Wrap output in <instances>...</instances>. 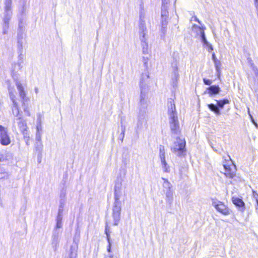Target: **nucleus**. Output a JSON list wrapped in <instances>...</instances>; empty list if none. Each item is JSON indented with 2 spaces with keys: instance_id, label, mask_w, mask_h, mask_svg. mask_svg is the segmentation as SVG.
<instances>
[{
  "instance_id": "nucleus-1",
  "label": "nucleus",
  "mask_w": 258,
  "mask_h": 258,
  "mask_svg": "<svg viewBox=\"0 0 258 258\" xmlns=\"http://www.w3.org/2000/svg\"><path fill=\"white\" fill-rule=\"evenodd\" d=\"M167 114L169 127L172 134L178 135L180 133L179 123L174 100L170 98L167 102Z\"/></svg>"
},
{
  "instance_id": "nucleus-2",
  "label": "nucleus",
  "mask_w": 258,
  "mask_h": 258,
  "mask_svg": "<svg viewBox=\"0 0 258 258\" xmlns=\"http://www.w3.org/2000/svg\"><path fill=\"white\" fill-rule=\"evenodd\" d=\"M121 183H116L114 186V203L112 208V217L113 219L115 226H117L120 219L121 214V202L119 201L121 196Z\"/></svg>"
},
{
  "instance_id": "nucleus-3",
  "label": "nucleus",
  "mask_w": 258,
  "mask_h": 258,
  "mask_svg": "<svg viewBox=\"0 0 258 258\" xmlns=\"http://www.w3.org/2000/svg\"><path fill=\"white\" fill-rule=\"evenodd\" d=\"M149 77L148 73L143 74L140 83V112L145 113L148 107V98L146 96L148 86L147 80Z\"/></svg>"
},
{
  "instance_id": "nucleus-4",
  "label": "nucleus",
  "mask_w": 258,
  "mask_h": 258,
  "mask_svg": "<svg viewBox=\"0 0 258 258\" xmlns=\"http://www.w3.org/2000/svg\"><path fill=\"white\" fill-rule=\"evenodd\" d=\"M12 0H5L4 7V16L3 18V34H5L7 33L9 27V21L12 16Z\"/></svg>"
},
{
  "instance_id": "nucleus-5",
  "label": "nucleus",
  "mask_w": 258,
  "mask_h": 258,
  "mask_svg": "<svg viewBox=\"0 0 258 258\" xmlns=\"http://www.w3.org/2000/svg\"><path fill=\"white\" fill-rule=\"evenodd\" d=\"M185 141L180 138H177L173 145L171 147V151L178 156L185 155Z\"/></svg>"
},
{
  "instance_id": "nucleus-6",
  "label": "nucleus",
  "mask_w": 258,
  "mask_h": 258,
  "mask_svg": "<svg viewBox=\"0 0 258 258\" xmlns=\"http://www.w3.org/2000/svg\"><path fill=\"white\" fill-rule=\"evenodd\" d=\"M162 179L164 181L162 184L163 191L165 195V200L168 204L171 205L173 200V191L171 183L166 178L163 177Z\"/></svg>"
},
{
  "instance_id": "nucleus-7",
  "label": "nucleus",
  "mask_w": 258,
  "mask_h": 258,
  "mask_svg": "<svg viewBox=\"0 0 258 258\" xmlns=\"http://www.w3.org/2000/svg\"><path fill=\"white\" fill-rule=\"evenodd\" d=\"M212 206L217 211L222 214L227 216L230 214V210L223 202L219 201H213Z\"/></svg>"
},
{
  "instance_id": "nucleus-8",
  "label": "nucleus",
  "mask_w": 258,
  "mask_h": 258,
  "mask_svg": "<svg viewBox=\"0 0 258 258\" xmlns=\"http://www.w3.org/2000/svg\"><path fill=\"white\" fill-rule=\"evenodd\" d=\"M80 234L76 233L74 238V243L70 249L69 258H77L78 251V242L79 241Z\"/></svg>"
},
{
  "instance_id": "nucleus-9",
  "label": "nucleus",
  "mask_w": 258,
  "mask_h": 258,
  "mask_svg": "<svg viewBox=\"0 0 258 258\" xmlns=\"http://www.w3.org/2000/svg\"><path fill=\"white\" fill-rule=\"evenodd\" d=\"M140 39L143 40L146 37L147 29L145 25V16L142 13H140L139 21Z\"/></svg>"
},
{
  "instance_id": "nucleus-10",
  "label": "nucleus",
  "mask_w": 258,
  "mask_h": 258,
  "mask_svg": "<svg viewBox=\"0 0 258 258\" xmlns=\"http://www.w3.org/2000/svg\"><path fill=\"white\" fill-rule=\"evenodd\" d=\"M1 143L3 145H8L10 143V139L8 135L6 129L0 125Z\"/></svg>"
},
{
  "instance_id": "nucleus-11",
  "label": "nucleus",
  "mask_w": 258,
  "mask_h": 258,
  "mask_svg": "<svg viewBox=\"0 0 258 258\" xmlns=\"http://www.w3.org/2000/svg\"><path fill=\"white\" fill-rule=\"evenodd\" d=\"M232 201L233 204L238 208L239 211L241 212L244 211L245 204L242 199L237 197H232Z\"/></svg>"
},
{
  "instance_id": "nucleus-12",
  "label": "nucleus",
  "mask_w": 258,
  "mask_h": 258,
  "mask_svg": "<svg viewBox=\"0 0 258 258\" xmlns=\"http://www.w3.org/2000/svg\"><path fill=\"white\" fill-rule=\"evenodd\" d=\"M207 90L211 97L219 94L221 91V89L218 85L210 86L207 88Z\"/></svg>"
},
{
  "instance_id": "nucleus-13",
  "label": "nucleus",
  "mask_w": 258,
  "mask_h": 258,
  "mask_svg": "<svg viewBox=\"0 0 258 258\" xmlns=\"http://www.w3.org/2000/svg\"><path fill=\"white\" fill-rule=\"evenodd\" d=\"M17 121V124L21 131L27 129V123L25 120L23 119L22 115L15 119Z\"/></svg>"
},
{
  "instance_id": "nucleus-14",
  "label": "nucleus",
  "mask_w": 258,
  "mask_h": 258,
  "mask_svg": "<svg viewBox=\"0 0 258 258\" xmlns=\"http://www.w3.org/2000/svg\"><path fill=\"white\" fill-rule=\"evenodd\" d=\"M225 169V175L226 177L233 178L235 175V169H232L229 166L224 165Z\"/></svg>"
},
{
  "instance_id": "nucleus-15",
  "label": "nucleus",
  "mask_w": 258,
  "mask_h": 258,
  "mask_svg": "<svg viewBox=\"0 0 258 258\" xmlns=\"http://www.w3.org/2000/svg\"><path fill=\"white\" fill-rule=\"evenodd\" d=\"M16 86L19 91L20 97L23 100H24L26 97V93L24 91V87L21 83L19 82L16 83Z\"/></svg>"
},
{
  "instance_id": "nucleus-16",
  "label": "nucleus",
  "mask_w": 258,
  "mask_h": 258,
  "mask_svg": "<svg viewBox=\"0 0 258 258\" xmlns=\"http://www.w3.org/2000/svg\"><path fill=\"white\" fill-rule=\"evenodd\" d=\"M141 41V45L142 47V52L143 54H146L149 53L148 52V42H147V39L145 37V39L142 40V39H140Z\"/></svg>"
},
{
  "instance_id": "nucleus-17",
  "label": "nucleus",
  "mask_w": 258,
  "mask_h": 258,
  "mask_svg": "<svg viewBox=\"0 0 258 258\" xmlns=\"http://www.w3.org/2000/svg\"><path fill=\"white\" fill-rule=\"evenodd\" d=\"M209 108L212 111L214 112L217 115L220 114V110L219 108V106L217 104L213 103L209 104L208 105Z\"/></svg>"
},
{
  "instance_id": "nucleus-18",
  "label": "nucleus",
  "mask_w": 258,
  "mask_h": 258,
  "mask_svg": "<svg viewBox=\"0 0 258 258\" xmlns=\"http://www.w3.org/2000/svg\"><path fill=\"white\" fill-rule=\"evenodd\" d=\"M161 167L163 171L166 173H169L170 171V167L166 161L165 159L161 160Z\"/></svg>"
},
{
  "instance_id": "nucleus-19",
  "label": "nucleus",
  "mask_w": 258,
  "mask_h": 258,
  "mask_svg": "<svg viewBox=\"0 0 258 258\" xmlns=\"http://www.w3.org/2000/svg\"><path fill=\"white\" fill-rule=\"evenodd\" d=\"M214 66L216 69V71L217 73V77L219 79L221 75V63L220 60L216 61L214 63Z\"/></svg>"
},
{
  "instance_id": "nucleus-20",
  "label": "nucleus",
  "mask_w": 258,
  "mask_h": 258,
  "mask_svg": "<svg viewBox=\"0 0 258 258\" xmlns=\"http://www.w3.org/2000/svg\"><path fill=\"white\" fill-rule=\"evenodd\" d=\"M217 101V105L219 106V108L222 109L223 108L224 106L229 103V100L227 99H224L223 100H216Z\"/></svg>"
},
{
  "instance_id": "nucleus-21",
  "label": "nucleus",
  "mask_w": 258,
  "mask_h": 258,
  "mask_svg": "<svg viewBox=\"0 0 258 258\" xmlns=\"http://www.w3.org/2000/svg\"><path fill=\"white\" fill-rule=\"evenodd\" d=\"M9 174L6 170L3 167H0V179L8 178Z\"/></svg>"
},
{
  "instance_id": "nucleus-22",
  "label": "nucleus",
  "mask_w": 258,
  "mask_h": 258,
  "mask_svg": "<svg viewBox=\"0 0 258 258\" xmlns=\"http://www.w3.org/2000/svg\"><path fill=\"white\" fill-rule=\"evenodd\" d=\"M35 150L39 153V155H41V153L43 150V145L42 142H36L35 145Z\"/></svg>"
},
{
  "instance_id": "nucleus-23",
  "label": "nucleus",
  "mask_w": 258,
  "mask_h": 258,
  "mask_svg": "<svg viewBox=\"0 0 258 258\" xmlns=\"http://www.w3.org/2000/svg\"><path fill=\"white\" fill-rule=\"evenodd\" d=\"M159 157L161 160L165 159V152L164 147L162 145H160L159 147Z\"/></svg>"
},
{
  "instance_id": "nucleus-24",
  "label": "nucleus",
  "mask_w": 258,
  "mask_h": 258,
  "mask_svg": "<svg viewBox=\"0 0 258 258\" xmlns=\"http://www.w3.org/2000/svg\"><path fill=\"white\" fill-rule=\"evenodd\" d=\"M172 70H173V72L174 76L176 78L178 77L179 74H178V71L177 63L176 62H173L172 63Z\"/></svg>"
},
{
  "instance_id": "nucleus-25",
  "label": "nucleus",
  "mask_w": 258,
  "mask_h": 258,
  "mask_svg": "<svg viewBox=\"0 0 258 258\" xmlns=\"http://www.w3.org/2000/svg\"><path fill=\"white\" fill-rule=\"evenodd\" d=\"M192 31H196L198 35L201 34V31H204V29L203 28H201L196 24L192 25Z\"/></svg>"
},
{
  "instance_id": "nucleus-26",
  "label": "nucleus",
  "mask_w": 258,
  "mask_h": 258,
  "mask_svg": "<svg viewBox=\"0 0 258 258\" xmlns=\"http://www.w3.org/2000/svg\"><path fill=\"white\" fill-rule=\"evenodd\" d=\"M105 233L106 235V238H107L108 243H109V242H111V239H110V231H109V230L108 228V224L107 222H106Z\"/></svg>"
},
{
  "instance_id": "nucleus-27",
  "label": "nucleus",
  "mask_w": 258,
  "mask_h": 258,
  "mask_svg": "<svg viewBox=\"0 0 258 258\" xmlns=\"http://www.w3.org/2000/svg\"><path fill=\"white\" fill-rule=\"evenodd\" d=\"M168 7H161V18H168Z\"/></svg>"
},
{
  "instance_id": "nucleus-28",
  "label": "nucleus",
  "mask_w": 258,
  "mask_h": 258,
  "mask_svg": "<svg viewBox=\"0 0 258 258\" xmlns=\"http://www.w3.org/2000/svg\"><path fill=\"white\" fill-rule=\"evenodd\" d=\"M199 35H200L201 37L202 41L203 43V44L206 46L209 45L210 43L206 39L204 31H201V34Z\"/></svg>"
},
{
  "instance_id": "nucleus-29",
  "label": "nucleus",
  "mask_w": 258,
  "mask_h": 258,
  "mask_svg": "<svg viewBox=\"0 0 258 258\" xmlns=\"http://www.w3.org/2000/svg\"><path fill=\"white\" fill-rule=\"evenodd\" d=\"M19 107L12 108L13 114L16 117L18 118L21 115L19 113Z\"/></svg>"
},
{
  "instance_id": "nucleus-30",
  "label": "nucleus",
  "mask_w": 258,
  "mask_h": 258,
  "mask_svg": "<svg viewBox=\"0 0 258 258\" xmlns=\"http://www.w3.org/2000/svg\"><path fill=\"white\" fill-rule=\"evenodd\" d=\"M162 19V27L163 29L166 27V26L168 24V18H161Z\"/></svg>"
},
{
  "instance_id": "nucleus-31",
  "label": "nucleus",
  "mask_w": 258,
  "mask_h": 258,
  "mask_svg": "<svg viewBox=\"0 0 258 258\" xmlns=\"http://www.w3.org/2000/svg\"><path fill=\"white\" fill-rule=\"evenodd\" d=\"M24 139H29V135L28 133L27 129L25 131H22Z\"/></svg>"
},
{
  "instance_id": "nucleus-32",
  "label": "nucleus",
  "mask_w": 258,
  "mask_h": 258,
  "mask_svg": "<svg viewBox=\"0 0 258 258\" xmlns=\"http://www.w3.org/2000/svg\"><path fill=\"white\" fill-rule=\"evenodd\" d=\"M148 57L143 56V62L144 63L145 67L147 69L148 68Z\"/></svg>"
},
{
  "instance_id": "nucleus-33",
  "label": "nucleus",
  "mask_w": 258,
  "mask_h": 258,
  "mask_svg": "<svg viewBox=\"0 0 258 258\" xmlns=\"http://www.w3.org/2000/svg\"><path fill=\"white\" fill-rule=\"evenodd\" d=\"M203 82H204V84L206 85H210L212 83V80H209V79H207L205 78L203 79Z\"/></svg>"
},
{
  "instance_id": "nucleus-34",
  "label": "nucleus",
  "mask_w": 258,
  "mask_h": 258,
  "mask_svg": "<svg viewBox=\"0 0 258 258\" xmlns=\"http://www.w3.org/2000/svg\"><path fill=\"white\" fill-rule=\"evenodd\" d=\"M162 7H168V5L169 4V0H162Z\"/></svg>"
},
{
  "instance_id": "nucleus-35",
  "label": "nucleus",
  "mask_w": 258,
  "mask_h": 258,
  "mask_svg": "<svg viewBox=\"0 0 258 258\" xmlns=\"http://www.w3.org/2000/svg\"><path fill=\"white\" fill-rule=\"evenodd\" d=\"M36 140L37 142H41V135L39 133H37L36 136Z\"/></svg>"
},
{
  "instance_id": "nucleus-36",
  "label": "nucleus",
  "mask_w": 258,
  "mask_h": 258,
  "mask_svg": "<svg viewBox=\"0 0 258 258\" xmlns=\"http://www.w3.org/2000/svg\"><path fill=\"white\" fill-rule=\"evenodd\" d=\"M111 242H109V243H108V245L107 246V251L109 253H110L111 252Z\"/></svg>"
},
{
  "instance_id": "nucleus-37",
  "label": "nucleus",
  "mask_w": 258,
  "mask_h": 258,
  "mask_svg": "<svg viewBox=\"0 0 258 258\" xmlns=\"http://www.w3.org/2000/svg\"><path fill=\"white\" fill-rule=\"evenodd\" d=\"M63 206L62 205V204H61L59 206V209H58V214H60L61 215H62V213H63Z\"/></svg>"
},
{
  "instance_id": "nucleus-38",
  "label": "nucleus",
  "mask_w": 258,
  "mask_h": 258,
  "mask_svg": "<svg viewBox=\"0 0 258 258\" xmlns=\"http://www.w3.org/2000/svg\"><path fill=\"white\" fill-rule=\"evenodd\" d=\"M12 101L13 102L12 108H15V107L17 108V107H19L18 104L17 102L16 99L13 100H12Z\"/></svg>"
},
{
  "instance_id": "nucleus-39",
  "label": "nucleus",
  "mask_w": 258,
  "mask_h": 258,
  "mask_svg": "<svg viewBox=\"0 0 258 258\" xmlns=\"http://www.w3.org/2000/svg\"><path fill=\"white\" fill-rule=\"evenodd\" d=\"M9 96L11 100L15 99V96L14 93L9 90Z\"/></svg>"
},
{
  "instance_id": "nucleus-40",
  "label": "nucleus",
  "mask_w": 258,
  "mask_h": 258,
  "mask_svg": "<svg viewBox=\"0 0 258 258\" xmlns=\"http://www.w3.org/2000/svg\"><path fill=\"white\" fill-rule=\"evenodd\" d=\"M62 227V221H56V228H60Z\"/></svg>"
},
{
  "instance_id": "nucleus-41",
  "label": "nucleus",
  "mask_w": 258,
  "mask_h": 258,
  "mask_svg": "<svg viewBox=\"0 0 258 258\" xmlns=\"http://www.w3.org/2000/svg\"><path fill=\"white\" fill-rule=\"evenodd\" d=\"M62 215L60 214H57V217H56V221H62Z\"/></svg>"
},
{
  "instance_id": "nucleus-42",
  "label": "nucleus",
  "mask_w": 258,
  "mask_h": 258,
  "mask_svg": "<svg viewBox=\"0 0 258 258\" xmlns=\"http://www.w3.org/2000/svg\"><path fill=\"white\" fill-rule=\"evenodd\" d=\"M212 59L214 61V63H215L216 62V61H218L219 60H218L216 58V55L215 54V53H213L212 54Z\"/></svg>"
},
{
  "instance_id": "nucleus-43",
  "label": "nucleus",
  "mask_w": 258,
  "mask_h": 258,
  "mask_svg": "<svg viewBox=\"0 0 258 258\" xmlns=\"http://www.w3.org/2000/svg\"><path fill=\"white\" fill-rule=\"evenodd\" d=\"M121 134L123 135V137L124 135V133H125V126H123L122 125H121Z\"/></svg>"
},
{
  "instance_id": "nucleus-44",
  "label": "nucleus",
  "mask_w": 258,
  "mask_h": 258,
  "mask_svg": "<svg viewBox=\"0 0 258 258\" xmlns=\"http://www.w3.org/2000/svg\"><path fill=\"white\" fill-rule=\"evenodd\" d=\"M207 46L208 47V51L210 52L213 50V47L210 43H209V45H207Z\"/></svg>"
},
{
  "instance_id": "nucleus-45",
  "label": "nucleus",
  "mask_w": 258,
  "mask_h": 258,
  "mask_svg": "<svg viewBox=\"0 0 258 258\" xmlns=\"http://www.w3.org/2000/svg\"><path fill=\"white\" fill-rule=\"evenodd\" d=\"M52 244L53 245V246H55V247H56L57 245V239H54Z\"/></svg>"
},
{
  "instance_id": "nucleus-46",
  "label": "nucleus",
  "mask_w": 258,
  "mask_h": 258,
  "mask_svg": "<svg viewBox=\"0 0 258 258\" xmlns=\"http://www.w3.org/2000/svg\"><path fill=\"white\" fill-rule=\"evenodd\" d=\"M248 114H249V116H250V119H251V122H252V123H253L254 122H255V120H254V119H253V118L252 116L250 114L249 109H248Z\"/></svg>"
},
{
  "instance_id": "nucleus-47",
  "label": "nucleus",
  "mask_w": 258,
  "mask_h": 258,
  "mask_svg": "<svg viewBox=\"0 0 258 258\" xmlns=\"http://www.w3.org/2000/svg\"><path fill=\"white\" fill-rule=\"evenodd\" d=\"M113 255L112 254L109 253L108 254L105 255L104 258H113Z\"/></svg>"
},
{
  "instance_id": "nucleus-48",
  "label": "nucleus",
  "mask_w": 258,
  "mask_h": 258,
  "mask_svg": "<svg viewBox=\"0 0 258 258\" xmlns=\"http://www.w3.org/2000/svg\"><path fill=\"white\" fill-rule=\"evenodd\" d=\"M254 6L256 8V10L258 9V0H254Z\"/></svg>"
},
{
  "instance_id": "nucleus-49",
  "label": "nucleus",
  "mask_w": 258,
  "mask_h": 258,
  "mask_svg": "<svg viewBox=\"0 0 258 258\" xmlns=\"http://www.w3.org/2000/svg\"><path fill=\"white\" fill-rule=\"evenodd\" d=\"M192 18L194 19L195 21L198 22L200 24H201L200 21L198 19V18H197L196 16L192 17Z\"/></svg>"
},
{
  "instance_id": "nucleus-50",
  "label": "nucleus",
  "mask_w": 258,
  "mask_h": 258,
  "mask_svg": "<svg viewBox=\"0 0 258 258\" xmlns=\"http://www.w3.org/2000/svg\"><path fill=\"white\" fill-rule=\"evenodd\" d=\"M19 26L20 28H21L23 26V22L21 20L19 21Z\"/></svg>"
},
{
  "instance_id": "nucleus-51",
  "label": "nucleus",
  "mask_w": 258,
  "mask_h": 258,
  "mask_svg": "<svg viewBox=\"0 0 258 258\" xmlns=\"http://www.w3.org/2000/svg\"><path fill=\"white\" fill-rule=\"evenodd\" d=\"M253 197L255 199V198H257L258 199V194L256 193L255 191L253 192Z\"/></svg>"
},
{
  "instance_id": "nucleus-52",
  "label": "nucleus",
  "mask_w": 258,
  "mask_h": 258,
  "mask_svg": "<svg viewBox=\"0 0 258 258\" xmlns=\"http://www.w3.org/2000/svg\"><path fill=\"white\" fill-rule=\"evenodd\" d=\"M25 142H26V144L27 146H28L29 145V139H25Z\"/></svg>"
},
{
  "instance_id": "nucleus-53",
  "label": "nucleus",
  "mask_w": 258,
  "mask_h": 258,
  "mask_svg": "<svg viewBox=\"0 0 258 258\" xmlns=\"http://www.w3.org/2000/svg\"><path fill=\"white\" fill-rule=\"evenodd\" d=\"M253 123L254 125V126H255V127L256 128H258V124L256 122H254Z\"/></svg>"
},
{
  "instance_id": "nucleus-54",
  "label": "nucleus",
  "mask_w": 258,
  "mask_h": 258,
  "mask_svg": "<svg viewBox=\"0 0 258 258\" xmlns=\"http://www.w3.org/2000/svg\"><path fill=\"white\" fill-rule=\"evenodd\" d=\"M40 127H41V126H38V125H37V126L36 128H37V133H39V130L40 129Z\"/></svg>"
},
{
  "instance_id": "nucleus-55",
  "label": "nucleus",
  "mask_w": 258,
  "mask_h": 258,
  "mask_svg": "<svg viewBox=\"0 0 258 258\" xmlns=\"http://www.w3.org/2000/svg\"><path fill=\"white\" fill-rule=\"evenodd\" d=\"M35 92L36 93H38V89L37 88H35Z\"/></svg>"
},
{
  "instance_id": "nucleus-56",
  "label": "nucleus",
  "mask_w": 258,
  "mask_h": 258,
  "mask_svg": "<svg viewBox=\"0 0 258 258\" xmlns=\"http://www.w3.org/2000/svg\"><path fill=\"white\" fill-rule=\"evenodd\" d=\"M212 148L213 149V150L216 151V152H217V150L215 149V148H214V147H213L212 146H211Z\"/></svg>"
},
{
  "instance_id": "nucleus-57",
  "label": "nucleus",
  "mask_w": 258,
  "mask_h": 258,
  "mask_svg": "<svg viewBox=\"0 0 258 258\" xmlns=\"http://www.w3.org/2000/svg\"><path fill=\"white\" fill-rule=\"evenodd\" d=\"M255 200H256V204L258 206V199L257 198H255Z\"/></svg>"
},
{
  "instance_id": "nucleus-58",
  "label": "nucleus",
  "mask_w": 258,
  "mask_h": 258,
  "mask_svg": "<svg viewBox=\"0 0 258 258\" xmlns=\"http://www.w3.org/2000/svg\"><path fill=\"white\" fill-rule=\"evenodd\" d=\"M175 3H176V0H175L174 3V7H175Z\"/></svg>"
}]
</instances>
